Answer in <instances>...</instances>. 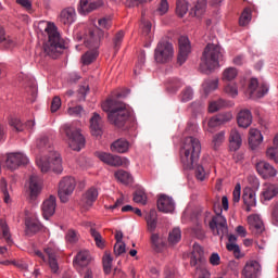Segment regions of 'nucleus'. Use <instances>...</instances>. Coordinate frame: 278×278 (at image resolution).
Instances as JSON below:
<instances>
[{
    "label": "nucleus",
    "instance_id": "22",
    "mask_svg": "<svg viewBox=\"0 0 278 278\" xmlns=\"http://www.w3.org/2000/svg\"><path fill=\"white\" fill-rule=\"evenodd\" d=\"M242 200L245 205V211L251 212L252 207L256 206V193L250 188L243 190Z\"/></svg>",
    "mask_w": 278,
    "mask_h": 278
},
{
    "label": "nucleus",
    "instance_id": "14",
    "mask_svg": "<svg viewBox=\"0 0 278 278\" xmlns=\"http://www.w3.org/2000/svg\"><path fill=\"white\" fill-rule=\"evenodd\" d=\"M267 85H260L257 78H251L248 91L251 99H261L268 93Z\"/></svg>",
    "mask_w": 278,
    "mask_h": 278
},
{
    "label": "nucleus",
    "instance_id": "51",
    "mask_svg": "<svg viewBox=\"0 0 278 278\" xmlns=\"http://www.w3.org/2000/svg\"><path fill=\"white\" fill-rule=\"evenodd\" d=\"M192 256H197L198 257V263H204L205 258H204V251L202 249V247L198 243L193 244V254Z\"/></svg>",
    "mask_w": 278,
    "mask_h": 278
},
{
    "label": "nucleus",
    "instance_id": "44",
    "mask_svg": "<svg viewBox=\"0 0 278 278\" xmlns=\"http://www.w3.org/2000/svg\"><path fill=\"white\" fill-rule=\"evenodd\" d=\"M0 227L2 231V238H4L7 244H13L10 228L4 219H0Z\"/></svg>",
    "mask_w": 278,
    "mask_h": 278
},
{
    "label": "nucleus",
    "instance_id": "56",
    "mask_svg": "<svg viewBox=\"0 0 278 278\" xmlns=\"http://www.w3.org/2000/svg\"><path fill=\"white\" fill-rule=\"evenodd\" d=\"M79 235L76 230H68L66 233V242H70V244H75V242H78Z\"/></svg>",
    "mask_w": 278,
    "mask_h": 278
},
{
    "label": "nucleus",
    "instance_id": "18",
    "mask_svg": "<svg viewBox=\"0 0 278 278\" xmlns=\"http://www.w3.org/2000/svg\"><path fill=\"white\" fill-rule=\"evenodd\" d=\"M56 199L53 195H50L41 204L42 216L46 220H49L51 216L55 214Z\"/></svg>",
    "mask_w": 278,
    "mask_h": 278
},
{
    "label": "nucleus",
    "instance_id": "19",
    "mask_svg": "<svg viewBox=\"0 0 278 278\" xmlns=\"http://www.w3.org/2000/svg\"><path fill=\"white\" fill-rule=\"evenodd\" d=\"M41 191H42V180L36 175L30 176L29 189H28L29 199L31 201L36 200V198H38Z\"/></svg>",
    "mask_w": 278,
    "mask_h": 278
},
{
    "label": "nucleus",
    "instance_id": "61",
    "mask_svg": "<svg viewBox=\"0 0 278 278\" xmlns=\"http://www.w3.org/2000/svg\"><path fill=\"white\" fill-rule=\"evenodd\" d=\"M67 113L74 117H81V115L85 114V111L80 105H78L75 108H70Z\"/></svg>",
    "mask_w": 278,
    "mask_h": 278
},
{
    "label": "nucleus",
    "instance_id": "47",
    "mask_svg": "<svg viewBox=\"0 0 278 278\" xmlns=\"http://www.w3.org/2000/svg\"><path fill=\"white\" fill-rule=\"evenodd\" d=\"M252 20V12H251V9L249 8H245L243 10V12L241 13L240 17H239V25L240 26H247L249 25V23L251 22Z\"/></svg>",
    "mask_w": 278,
    "mask_h": 278
},
{
    "label": "nucleus",
    "instance_id": "15",
    "mask_svg": "<svg viewBox=\"0 0 278 278\" xmlns=\"http://www.w3.org/2000/svg\"><path fill=\"white\" fill-rule=\"evenodd\" d=\"M262 274V267L257 261H249L242 269L244 278H258Z\"/></svg>",
    "mask_w": 278,
    "mask_h": 278
},
{
    "label": "nucleus",
    "instance_id": "35",
    "mask_svg": "<svg viewBox=\"0 0 278 278\" xmlns=\"http://www.w3.org/2000/svg\"><path fill=\"white\" fill-rule=\"evenodd\" d=\"M218 86H219V78H207L205 81H203L202 89L205 97H207L211 92L218 89Z\"/></svg>",
    "mask_w": 278,
    "mask_h": 278
},
{
    "label": "nucleus",
    "instance_id": "34",
    "mask_svg": "<svg viewBox=\"0 0 278 278\" xmlns=\"http://www.w3.org/2000/svg\"><path fill=\"white\" fill-rule=\"evenodd\" d=\"M206 5L207 0H198V3L189 11V15H191V17H202L206 11Z\"/></svg>",
    "mask_w": 278,
    "mask_h": 278
},
{
    "label": "nucleus",
    "instance_id": "50",
    "mask_svg": "<svg viewBox=\"0 0 278 278\" xmlns=\"http://www.w3.org/2000/svg\"><path fill=\"white\" fill-rule=\"evenodd\" d=\"M181 240V230L179 228H174L170 232H169V244H177L178 242H180Z\"/></svg>",
    "mask_w": 278,
    "mask_h": 278
},
{
    "label": "nucleus",
    "instance_id": "27",
    "mask_svg": "<svg viewBox=\"0 0 278 278\" xmlns=\"http://www.w3.org/2000/svg\"><path fill=\"white\" fill-rule=\"evenodd\" d=\"M253 116L251 111L242 110L237 115V124L240 128H248L252 125Z\"/></svg>",
    "mask_w": 278,
    "mask_h": 278
},
{
    "label": "nucleus",
    "instance_id": "21",
    "mask_svg": "<svg viewBox=\"0 0 278 278\" xmlns=\"http://www.w3.org/2000/svg\"><path fill=\"white\" fill-rule=\"evenodd\" d=\"M90 131L94 137H100L103 134V121L98 113H93L90 118Z\"/></svg>",
    "mask_w": 278,
    "mask_h": 278
},
{
    "label": "nucleus",
    "instance_id": "28",
    "mask_svg": "<svg viewBox=\"0 0 278 278\" xmlns=\"http://www.w3.org/2000/svg\"><path fill=\"white\" fill-rule=\"evenodd\" d=\"M157 207L164 213H172L175 210V202L170 197L163 194L157 201Z\"/></svg>",
    "mask_w": 278,
    "mask_h": 278
},
{
    "label": "nucleus",
    "instance_id": "49",
    "mask_svg": "<svg viewBox=\"0 0 278 278\" xmlns=\"http://www.w3.org/2000/svg\"><path fill=\"white\" fill-rule=\"evenodd\" d=\"M194 91L192 87H185L184 91H180V102L187 103L193 99Z\"/></svg>",
    "mask_w": 278,
    "mask_h": 278
},
{
    "label": "nucleus",
    "instance_id": "62",
    "mask_svg": "<svg viewBox=\"0 0 278 278\" xmlns=\"http://www.w3.org/2000/svg\"><path fill=\"white\" fill-rule=\"evenodd\" d=\"M169 10V4L167 0H162L160 3L159 9L156 10V13L161 16L165 15Z\"/></svg>",
    "mask_w": 278,
    "mask_h": 278
},
{
    "label": "nucleus",
    "instance_id": "59",
    "mask_svg": "<svg viewBox=\"0 0 278 278\" xmlns=\"http://www.w3.org/2000/svg\"><path fill=\"white\" fill-rule=\"evenodd\" d=\"M150 2H152V0H126L125 5L131 9Z\"/></svg>",
    "mask_w": 278,
    "mask_h": 278
},
{
    "label": "nucleus",
    "instance_id": "31",
    "mask_svg": "<svg viewBox=\"0 0 278 278\" xmlns=\"http://www.w3.org/2000/svg\"><path fill=\"white\" fill-rule=\"evenodd\" d=\"M278 195V184H267L264 185L262 191V198L265 201H269Z\"/></svg>",
    "mask_w": 278,
    "mask_h": 278
},
{
    "label": "nucleus",
    "instance_id": "63",
    "mask_svg": "<svg viewBox=\"0 0 278 278\" xmlns=\"http://www.w3.org/2000/svg\"><path fill=\"white\" fill-rule=\"evenodd\" d=\"M206 176L207 175L205 173L204 167L201 165H198L195 167V178H198V180H200V181H203V180H205Z\"/></svg>",
    "mask_w": 278,
    "mask_h": 278
},
{
    "label": "nucleus",
    "instance_id": "57",
    "mask_svg": "<svg viewBox=\"0 0 278 278\" xmlns=\"http://www.w3.org/2000/svg\"><path fill=\"white\" fill-rule=\"evenodd\" d=\"M124 36H125V33L123 30H119L115 34V37L113 39L115 51H118V49L124 40Z\"/></svg>",
    "mask_w": 278,
    "mask_h": 278
},
{
    "label": "nucleus",
    "instance_id": "13",
    "mask_svg": "<svg viewBox=\"0 0 278 278\" xmlns=\"http://www.w3.org/2000/svg\"><path fill=\"white\" fill-rule=\"evenodd\" d=\"M191 52V46L187 36L178 38V65H184Z\"/></svg>",
    "mask_w": 278,
    "mask_h": 278
},
{
    "label": "nucleus",
    "instance_id": "39",
    "mask_svg": "<svg viewBox=\"0 0 278 278\" xmlns=\"http://www.w3.org/2000/svg\"><path fill=\"white\" fill-rule=\"evenodd\" d=\"M128 149L129 142L125 139H118L111 146V150L116 153H126Z\"/></svg>",
    "mask_w": 278,
    "mask_h": 278
},
{
    "label": "nucleus",
    "instance_id": "20",
    "mask_svg": "<svg viewBox=\"0 0 278 278\" xmlns=\"http://www.w3.org/2000/svg\"><path fill=\"white\" fill-rule=\"evenodd\" d=\"M45 253L48 258V265L52 274H59V264H58V252L53 248L45 249Z\"/></svg>",
    "mask_w": 278,
    "mask_h": 278
},
{
    "label": "nucleus",
    "instance_id": "36",
    "mask_svg": "<svg viewBox=\"0 0 278 278\" xmlns=\"http://www.w3.org/2000/svg\"><path fill=\"white\" fill-rule=\"evenodd\" d=\"M60 21L64 25H71L75 21V9L66 8L60 14Z\"/></svg>",
    "mask_w": 278,
    "mask_h": 278
},
{
    "label": "nucleus",
    "instance_id": "8",
    "mask_svg": "<svg viewBox=\"0 0 278 278\" xmlns=\"http://www.w3.org/2000/svg\"><path fill=\"white\" fill-rule=\"evenodd\" d=\"M174 53L173 45L169 41L162 40L155 48L154 59L159 64H166L172 61Z\"/></svg>",
    "mask_w": 278,
    "mask_h": 278
},
{
    "label": "nucleus",
    "instance_id": "64",
    "mask_svg": "<svg viewBox=\"0 0 278 278\" xmlns=\"http://www.w3.org/2000/svg\"><path fill=\"white\" fill-rule=\"evenodd\" d=\"M181 87L180 80L178 78H172L169 80L168 90L172 92H176Z\"/></svg>",
    "mask_w": 278,
    "mask_h": 278
},
{
    "label": "nucleus",
    "instance_id": "16",
    "mask_svg": "<svg viewBox=\"0 0 278 278\" xmlns=\"http://www.w3.org/2000/svg\"><path fill=\"white\" fill-rule=\"evenodd\" d=\"M101 5H102L101 0H80L77 10L79 14L87 15L98 10Z\"/></svg>",
    "mask_w": 278,
    "mask_h": 278
},
{
    "label": "nucleus",
    "instance_id": "23",
    "mask_svg": "<svg viewBox=\"0 0 278 278\" xmlns=\"http://www.w3.org/2000/svg\"><path fill=\"white\" fill-rule=\"evenodd\" d=\"M248 223L250 225V229L255 233L256 236H260L264 231V223L260 215H250L248 217Z\"/></svg>",
    "mask_w": 278,
    "mask_h": 278
},
{
    "label": "nucleus",
    "instance_id": "6",
    "mask_svg": "<svg viewBox=\"0 0 278 278\" xmlns=\"http://www.w3.org/2000/svg\"><path fill=\"white\" fill-rule=\"evenodd\" d=\"M45 33L48 36V41L43 45V51L48 56L56 59L58 54L64 49V42L61 39L55 24L48 23Z\"/></svg>",
    "mask_w": 278,
    "mask_h": 278
},
{
    "label": "nucleus",
    "instance_id": "9",
    "mask_svg": "<svg viewBox=\"0 0 278 278\" xmlns=\"http://www.w3.org/2000/svg\"><path fill=\"white\" fill-rule=\"evenodd\" d=\"M76 187V181L73 177H64L59 182L58 195L61 202L66 203Z\"/></svg>",
    "mask_w": 278,
    "mask_h": 278
},
{
    "label": "nucleus",
    "instance_id": "40",
    "mask_svg": "<svg viewBox=\"0 0 278 278\" xmlns=\"http://www.w3.org/2000/svg\"><path fill=\"white\" fill-rule=\"evenodd\" d=\"M148 223V229L152 233L156 229L157 225V213L155 210H151L149 215L146 217Z\"/></svg>",
    "mask_w": 278,
    "mask_h": 278
},
{
    "label": "nucleus",
    "instance_id": "58",
    "mask_svg": "<svg viewBox=\"0 0 278 278\" xmlns=\"http://www.w3.org/2000/svg\"><path fill=\"white\" fill-rule=\"evenodd\" d=\"M0 189H1L2 193H3V195H4V202L9 203V201H10V193H9V190H8V181L4 178H2L0 180Z\"/></svg>",
    "mask_w": 278,
    "mask_h": 278
},
{
    "label": "nucleus",
    "instance_id": "10",
    "mask_svg": "<svg viewBox=\"0 0 278 278\" xmlns=\"http://www.w3.org/2000/svg\"><path fill=\"white\" fill-rule=\"evenodd\" d=\"M232 118L233 116L231 113H220V114H217L216 116L211 117L208 121L207 119L203 121V128L208 132H213V129L224 124H227Z\"/></svg>",
    "mask_w": 278,
    "mask_h": 278
},
{
    "label": "nucleus",
    "instance_id": "32",
    "mask_svg": "<svg viewBox=\"0 0 278 278\" xmlns=\"http://www.w3.org/2000/svg\"><path fill=\"white\" fill-rule=\"evenodd\" d=\"M263 142V135L257 129H250L249 131V146L255 150Z\"/></svg>",
    "mask_w": 278,
    "mask_h": 278
},
{
    "label": "nucleus",
    "instance_id": "38",
    "mask_svg": "<svg viewBox=\"0 0 278 278\" xmlns=\"http://www.w3.org/2000/svg\"><path fill=\"white\" fill-rule=\"evenodd\" d=\"M89 262H90V255L88 251L78 252L74 260V264L79 267L88 266Z\"/></svg>",
    "mask_w": 278,
    "mask_h": 278
},
{
    "label": "nucleus",
    "instance_id": "1",
    "mask_svg": "<svg viewBox=\"0 0 278 278\" xmlns=\"http://www.w3.org/2000/svg\"><path fill=\"white\" fill-rule=\"evenodd\" d=\"M225 50L217 43H207L202 52L199 72L205 75L214 73L224 61Z\"/></svg>",
    "mask_w": 278,
    "mask_h": 278
},
{
    "label": "nucleus",
    "instance_id": "29",
    "mask_svg": "<svg viewBox=\"0 0 278 278\" xmlns=\"http://www.w3.org/2000/svg\"><path fill=\"white\" fill-rule=\"evenodd\" d=\"M236 242H237V236L228 235V243L226 244V249L228 252H231L233 254V257L236 260H240L242 258V253H241L240 247Z\"/></svg>",
    "mask_w": 278,
    "mask_h": 278
},
{
    "label": "nucleus",
    "instance_id": "2",
    "mask_svg": "<svg viewBox=\"0 0 278 278\" xmlns=\"http://www.w3.org/2000/svg\"><path fill=\"white\" fill-rule=\"evenodd\" d=\"M37 148L42 151L47 150L49 153L48 157H42L36 161L40 170L42 173H47L49 170H52L56 174L62 173V160L60 155L53 151V142L49 139V137H41L37 141Z\"/></svg>",
    "mask_w": 278,
    "mask_h": 278
},
{
    "label": "nucleus",
    "instance_id": "24",
    "mask_svg": "<svg viewBox=\"0 0 278 278\" xmlns=\"http://www.w3.org/2000/svg\"><path fill=\"white\" fill-rule=\"evenodd\" d=\"M0 45H2L5 50H12L17 46L15 39L7 34V30L2 25H0Z\"/></svg>",
    "mask_w": 278,
    "mask_h": 278
},
{
    "label": "nucleus",
    "instance_id": "26",
    "mask_svg": "<svg viewBox=\"0 0 278 278\" xmlns=\"http://www.w3.org/2000/svg\"><path fill=\"white\" fill-rule=\"evenodd\" d=\"M97 156L104 163L111 166H122L124 164L123 160L117 155H112L105 152H97Z\"/></svg>",
    "mask_w": 278,
    "mask_h": 278
},
{
    "label": "nucleus",
    "instance_id": "60",
    "mask_svg": "<svg viewBox=\"0 0 278 278\" xmlns=\"http://www.w3.org/2000/svg\"><path fill=\"white\" fill-rule=\"evenodd\" d=\"M126 253V244L124 242L115 243L114 254L116 257H119Z\"/></svg>",
    "mask_w": 278,
    "mask_h": 278
},
{
    "label": "nucleus",
    "instance_id": "53",
    "mask_svg": "<svg viewBox=\"0 0 278 278\" xmlns=\"http://www.w3.org/2000/svg\"><path fill=\"white\" fill-rule=\"evenodd\" d=\"M224 141H225V132L220 131L216 134L212 140L213 149L217 150Z\"/></svg>",
    "mask_w": 278,
    "mask_h": 278
},
{
    "label": "nucleus",
    "instance_id": "48",
    "mask_svg": "<svg viewBox=\"0 0 278 278\" xmlns=\"http://www.w3.org/2000/svg\"><path fill=\"white\" fill-rule=\"evenodd\" d=\"M141 28H142V35L146 37V40H151L152 39V24L150 21H146L144 18H142L141 22Z\"/></svg>",
    "mask_w": 278,
    "mask_h": 278
},
{
    "label": "nucleus",
    "instance_id": "45",
    "mask_svg": "<svg viewBox=\"0 0 278 278\" xmlns=\"http://www.w3.org/2000/svg\"><path fill=\"white\" fill-rule=\"evenodd\" d=\"M224 92L231 98L238 97V85L236 83H225Z\"/></svg>",
    "mask_w": 278,
    "mask_h": 278
},
{
    "label": "nucleus",
    "instance_id": "5",
    "mask_svg": "<svg viewBox=\"0 0 278 278\" xmlns=\"http://www.w3.org/2000/svg\"><path fill=\"white\" fill-rule=\"evenodd\" d=\"M104 33L99 27H92L89 29L88 35L85 38V45L89 49L83 54L81 61L84 65H90L96 61L99 55L100 41L102 40Z\"/></svg>",
    "mask_w": 278,
    "mask_h": 278
},
{
    "label": "nucleus",
    "instance_id": "41",
    "mask_svg": "<svg viewBox=\"0 0 278 278\" xmlns=\"http://www.w3.org/2000/svg\"><path fill=\"white\" fill-rule=\"evenodd\" d=\"M40 229V223L36 219H28L26 222V236H34V233H38Z\"/></svg>",
    "mask_w": 278,
    "mask_h": 278
},
{
    "label": "nucleus",
    "instance_id": "55",
    "mask_svg": "<svg viewBox=\"0 0 278 278\" xmlns=\"http://www.w3.org/2000/svg\"><path fill=\"white\" fill-rule=\"evenodd\" d=\"M112 257L110 254L105 253L103 256V269L105 275H110L112 269Z\"/></svg>",
    "mask_w": 278,
    "mask_h": 278
},
{
    "label": "nucleus",
    "instance_id": "43",
    "mask_svg": "<svg viewBox=\"0 0 278 278\" xmlns=\"http://www.w3.org/2000/svg\"><path fill=\"white\" fill-rule=\"evenodd\" d=\"M226 106L225 100L223 98H218V100H211L208 103V113H216L217 111L224 109Z\"/></svg>",
    "mask_w": 278,
    "mask_h": 278
},
{
    "label": "nucleus",
    "instance_id": "4",
    "mask_svg": "<svg viewBox=\"0 0 278 278\" xmlns=\"http://www.w3.org/2000/svg\"><path fill=\"white\" fill-rule=\"evenodd\" d=\"M201 142L194 137H187L182 141V148H180V162L187 169L194 168V164L199 161L201 154Z\"/></svg>",
    "mask_w": 278,
    "mask_h": 278
},
{
    "label": "nucleus",
    "instance_id": "7",
    "mask_svg": "<svg viewBox=\"0 0 278 278\" xmlns=\"http://www.w3.org/2000/svg\"><path fill=\"white\" fill-rule=\"evenodd\" d=\"M60 132L72 150L79 152L85 148L86 139L81 135V130L74 124L63 125Z\"/></svg>",
    "mask_w": 278,
    "mask_h": 278
},
{
    "label": "nucleus",
    "instance_id": "46",
    "mask_svg": "<svg viewBox=\"0 0 278 278\" xmlns=\"http://www.w3.org/2000/svg\"><path fill=\"white\" fill-rule=\"evenodd\" d=\"M188 12V3L185 0L176 1V15L182 18Z\"/></svg>",
    "mask_w": 278,
    "mask_h": 278
},
{
    "label": "nucleus",
    "instance_id": "33",
    "mask_svg": "<svg viewBox=\"0 0 278 278\" xmlns=\"http://www.w3.org/2000/svg\"><path fill=\"white\" fill-rule=\"evenodd\" d=\"M242 139L238 130L232 129L229 135L230 151H238L241 148Z\"/></svg>",
    "mask_w": 278,
    "mask_h": 278
},
{
    "label": "nucleus",
    "instance_id": "12",
    "mask_svg": "<svg viewBox=\"0 0 278 278\" xmlns=\"http://www.w3.org/2000/svg\"><path fill=\"white\" fill-rule=\"evenodd\" d=\"M29 163V159L24 153L17 152V153H9L7 155L5 160V166L11 169H17L21 166H25Z\"/></svg>",
    "mask_w": 278,
    "mask_h": 278
},
{
    "label": "nucleus",
    "instance_id": "54",
    "mask_svg": "<svg viewBox=\"0 0 278 278\" xmlns=\"http://www.w3.org/2000/svg\"><path fill=\"white\" fill-rule=\"evenodd\" d=\"M134 201L136 203L147 204V194L142 189H138L134 194Z\"/></svg>",
    "mask_w": 278,
    "mask_h": 278
},
{
    "label": "nucleus",
    "instance_id": "11",
    "mask_svg": "<svg viewBox=\"0 0 278 278\" xmlns=\"http://www.w3.org/2000/svg\"><path fill=\"white\" fill-rule=\"evenodd\" d=\"M208 227L214 236L223 238L228 232L227 219L223 215H216L208 222Z\"/></svg>",
    "mask_w": 278,
    "mask_h": 278
},
{
    "label": "nucleus",
    "instance_id": "37",
    "mask_svg": "<svg viewBox=\"0 0 278 278\" xmlns=\"http://www.w3.org/2000/svg\"><path fill=\"white\" fill-rule=\"evenodd\" d=\"M10 125L17 131L21 132L23 131L25 128L28 130L34 129V126L36 125V123H34L33 121H28L25 125H23L22 121L18 118H13L10 121Z\"/></svg>",
    "mask_w": 278,
    "mask_h": 278
},
{
    "label": "nucleus",
    "instance_id": "3",
    "mask_svg": "<svg viewBox=\"0 0 278 278\" xmlns=\"http://www.w3.org/2000/svg\"><path fill=\"white\" fill-rule=\"evenodd\" d=\"M121 97L122 93H118L117 98H109L102 104V110L109 113V121L118 128L124 127L130 116L128 106L118 100Z\"/></svg>",
    "mask_w": 278,
    "mask_h": 278
},
{
    "label": "nucleus",
    "instance_id": "17",
    "mask_svg": "<svg viewBox=\"0 0 278 278\" xmlns=\"http://www.w3.org/2000/svg\"><path fill=\"white\" fill-rule=\"evenodd\" d=\"M255 167L258 175L262 176L264 179L276 177L277 175V169L266 161H261L256 163Z\"/></svg>",
    "mask_w": 278,
    "mask_h": 278
},
{
    "label": "nucleus",
    "instance_id": "25",
    "mask_svg": "<svg viewBox=\"0 0 278 278\" xmlns=\"http://www.w3.org/2000/svg\"><path fill=\"white\" fill-rule=\"evenodd\" d=\"M98 190L93 187H91L90 189H88L83 198H81V204L85 208H89L93 205V203L96 202V200L98 199Z\"/></svg>",
    "mask_w": 278,
    "mask_h": 278
},
{
    "label": "nucleus",
    "instance_id": "52",
    "mask_svg": "<svg viewBox=\"0 0 278 278\" xmlns=\"http://www.w3.org/2000/svg\"><path fill=\"white\" fill-rule=\"evenodd\" d=\"M266 157L278 164V147H270L266 150Z\"/></svg>",
    "mask_w": 278,
    "mask_h": 278
},
{
    "label": "nucleus",
    "instance_id": "42",
    "mask_svg": "<svg viewBox=\"0 0 278 278\" xmlns=\"http://www.w3.org/2000/svg\"><path fill=\"white\" fill-rule=\"evenodd\" d=\"M115 178L124 185H129L134 181L131 175L123 169L115 172Z\"/></svg>",
    "mask_w": 278,
    "mask_h": 278
},
{
    "label": "nucleus",
    "instance_id": "30",
    "mask_svg": "<svg viewBox=\"0 0 278 278\" xmlns=\"http://www.w3.org/2000/svg\"><path fill=\"white\" fill-rule=\"evenodd\" d=\"M239 71L237 67L228 66L222 72V81L224 84L233 83L238 77Z\"/></svg>",
    "mask_w": 278,
    "mask_h": 278
}]
</instances>
